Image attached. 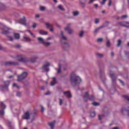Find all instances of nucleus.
<instances>
[{
  "label": "nucleus",
  "instance_id": "680f3d73",
  "mask_svg": "<svg viewBox=\"0 0 129 129\" xmlns=\"http://www.w3.org/2000/svg\"><path fill=\"white\" fill-rule=\"evenodd\" d=\"M63 103L61 99H59V105H62V104Z\"/></svg>",
  "mask_w": 129,
  "mask_h": 129
},
{
  "label": "nucleus",
  "instance_id": "79ce46f5",
  "mask_svg": "<svg viewBox=\"0 0 129 129\" xmlns=\"http://www.w3.org/2000/svg\"><path fill=\"white\" fill-rule=\"evenodd\" d=\"M118 80H119V81H120V83H121V84H122V85L123 86H124V85H125V84H124V83L123 82V81L122 80H121L120 79H119Z\"/></svg>",
  "mask_w": 129,
  "mask_h": 129
},
{
  "label": "nucleus",
  "instance_id": "3c124183",
  "mask_svg": "<svg viewBox=\"0 0 129 129\" xmlns=\"http://www.w3.org/2000/svg\"><path fill=\"white\" fill-rule=\"evenodd\" d=\"M13 87H17V88H18L19 89V88H20V87L18 85H17V84L14 83L13 84Z\"/></svg>",
  "mask_w": 129,
  "mask_h": 129
},
{
  "label": "nucleus",
  "instance_id": "dca6fc26",
  "mask_svg": "<svg viewBox=\"0 0 129 129\" xmlns=\"http://www.w3.org/2000/svg\"><path fill=\"white\" fill-rule=\"evenodd\" d=\"M20 24L26 26L27 25V23H26V17H24L23 18L20 19Z\"/></svg>",
  "mask_w": 129,
  "mask_h": 129
},
{
  "label": "nucleus",
  "instance_id": "de8ad7c7",
  "mask_svg": "<svg viewBox=\"0 0 129 129\" xmlns=\"http://www.w3.org/2000/svg\"><path fill=\"white\" fill-rule=\"evenodd\" d=\"M103 41V39L100 38H98L97 42H102Z\"/></svg>",
  "mask_w": 129,
  "mask_h": 129
},
{
  "label": "nucleus",
  "instance_id": "864d4df0",
  "mask_svg": "<svg viewBox=\"0 0 129 129\" xmlns=\"http://www.w3.org/2000/svg\"><path fill=\"white\" fill-rule=\"evenodd\" d=\"M125 55H126L127 57L129 58V52L125 51Z\"/></svg>",
  "mask_w": 129,
  "mask_h": 129
},
{
  "label": "nucleus",
  "instance_id": "a18cd8bd",
  "mask_svg": "<svg viewBox=\"0 0 129 129\" xmlns=\"http://www.w3.org/2000/svg\"><path fill=\"white\" fill-rule=\"evenodd\" d=\"M99 30H100V29H99V27L95 29L94 31V33L95 34H96L97 33V32H98V31H99Z\"/></svg>",
  "mask_w": 129,
  "mask_h": 129
},
{
  "label": "nucleus",
  "instance_id": "6e6552de",
  "mask_svg": "<svg viewBox=\"0 0 129 129\" xmlns=\"http://www.w3.org/2000/svg\"><path fill=\"white\" fill-rule=\"evenodd\" d=\"M45 26H47V29H49V28H50L49 29L50 32H53L54 31V25L53 24H50V23H45Z\"/></svg>",
  "mask_w": 129,
  "mask_h": 129
},
{
  "label": "nucleus",
  "instance_id": "473e14b6",
  "mask_svg": "<svg viewBox=\"0 0 129 129\" xmlns=\"http://www.w3.org/2000/svg\"><path fill=\"white\" fill-rule=\"evenodd\" d=\"M58 70H57V74H60L61 73V64L60 63L58 64Z\"/></svg>",
  "mask_w": 129,
  "mask_h": 129
},
{
  "label": "nucleus",
  "instance_id": "e433bc0d",
  "mask_svg": "<svg viewBox=\"0 0 129 129\" xmlns=\"http://www.w3.org/2000/svg\"><path fill=\"white\" fill-rule=\"evenodd\" d=\"M96 114H95V112H92L90 113V116H91V117H94V116H95Z\"/></svg>",
  "mask_w": 129,
  "mask_h": 129
},
{
  "label": "nucleus",
  "instance_id": "39448f33",
  "mask_svg": "<svg viewBox=\"0 0 129 129\" xmlns=\"http://www.w3.org/2000/svg\"><path fill=\"white\" fill-rule=\"evenodd\" d=\"M37 39L41 42V44H42L45 47H49V46L51 45V42H47L44 41V39L42 38V37H38Z\"/></svg>",
  "mask_w": 129,
  "mask_h": 129
},
{
  "label": "nucleus",
  "instance_id": "c85d7f7f",
  "mask_svg": "<svg viewBox=\"0 0 129 129\" xmlns=\"http://www.w3.org/2000/svg\"><path fill=\"white\" fill-rule=\"evenodd\" d=\"M88 99H89V100H94V96L92 95H89Z\"/></svg>",
  "mask_w": 129,
  "mask_h": 129
},
{
  "label": "nucleus",
  "instance_id": "423d86ee",
  "mask_svg": "<svg viewBox=\"0 0 129 129\" xmlns=\"http://www.w3.org/2000/svg\"><path fill=\"white\" fill-rule=\"evenodd\" d=\"M110 77L112 79V82L113 84H116V79L117 78V76L115 75L114 73H110Z\"/></svg>",
  "mask_w": 129,
  "mask_h": 129
},
{
  "label": "nucleus",
  "instance_id": "20e7f679",
  "mask_svg": "<svg viewBox=\"0 0 129 129\" xmlns=\"http://www.w3.org/2000/svg\"><path fill=\"white\" fill-rule=\"evenodd\" d=\"M0 107L2 108V110H0V115H4L5 114V109L7 108V106L4 102H2L0 104Z\"/></svg>",
  "mask_w": 129,
  "mask_h": 129
},
{
  "label": "nucleus",
  "instance_id": "e2e57ef3",
  "mask_svg": "<svg viewBox=\"0 0 129 129\" xmlns=\"http://www.w3.org/2000/svg\"><path fill=\"white\" fill-rule=\"evenodd\" d=\"M37 26V24H36V23H34L33 26H32V28H33V29H36V27Z\"/></svg>",
  "mask_w": 129,
  "mask_h": 129
},
{
  "label": "nucleus",
  "instance_id": "f03ea898",
  "mask_svg": "<svg viewBox=\"0 0 129 129\" xmlns=\"http://www.w3.org/2000/svg\"><path fill=\"white\" fill-rule=\"evenodd\" d=\"M29 73L28 72H23L22 74L18 76V81H22V80H24V79H26Z\"/></svg>",
  "mask_w": 129,
  "mask_h": 129
},
{
  "label": "nucleus",
  "instance_id": "09e8293b",
  "mask_svg": "<svg viewBox=\"0 0 129 129\" xmlns=\"http://www.w3.org/2000/svg\"><path fill=\"white\" fill-rule=\"evenodd\" d=\"M78 14H79V13L77 11L73 12V15L75 16H77V15H78Z\"/></svg>",
  "mask_w": 129,
  "mask_h": 129
},
{
  "label": "nucleus",
  "instance_id": "4be33fe9",
  "mask_svg": "<svg viewBox=\"0 0 129 129\" xmlns=\"http://www.w3.org/2000/svg\"><path fill=\"white\" fill-rule=\"evenodd\" d=\"M57 83V81H56V78H53L52 82L51 83L50 85L51 86H54L55 84Z\"/></svg>",
  "mask_w": 129,
  "mask_h": 129
},
{
  "label": "nucleus",
  "instance_id": "603ef678",
  "mask_svg": "<svg viewBox=\"0 0 129 129\" xmlns=\"http://www.w3.org/2000/svg\"><path fill=\"white\" fill-rule=\"evenodd\" d=\"M71 25H72V24L69 23V24H67V26L65 28H70V27H71Z\"/></svg>",
  "mask_w": 129,
  "mask_h": 129
},
{
  "label": "nucleus",
  "instance_id": "ddd939ff",
  "mask_svg": "<svg viewBox=\"0 0 129 129\" xmlns=\"http://www.w3.org/2000/svg\"><path fill=\"white\" fill-rule=\"evenodd\" d=\"M49 66H50V63L49 62H47L46 64H44L43 66V68L44 70H45V71H46V72H49V71H50L49 68H48V67H49Z\"/></svg>",
  "mask_w": 129,
  "mask_h": 129
},
{
  "label": "nucleus",
  "instance_id": "69168bd1",
  "mask_svg": "<svg viewBox=\"0 0 129 129\" xmlns=\"http://www.w3.org/2000/svg\"><path fill=\"white\" fill-rule=\"evenodd\" d=\"M41 112H44V107H43V106H41Z\"/></svg>",
  "mask_w": 129,
  "mask_h": 129
},
{
  "label": "nucleus",
  "instance_id": "5701e85b",
  "mask_svg": "<svg viewBox=\"0 0 129 129\" xmlns=\"http://www.w3.org/2000/svg\"><path fill=\"white\" fill-rule=\"evenodd\" d=\"M23 39L25 40L26 42H31V41H32V39H31V38L27 37V36L26 35L23 36Z\"/></svg>",
  "mask_w": 129,
  "mask_h": 129
},
{
  "label": "nucleus",
  "instance_id": "f704fd0d",
  "mask_svg": "<svg viewBox=\"0 0 129 129\" xmlns=\"http://www.w3.org/2000/svg\"><path fill=\"white\" fill-rule=\"evenodd\" d=\"M83 35H84V31H81V33L79 34V36L80 38H82Z\"/></svg>",
  "mask_w": 129,
  "mask_h": 129
},
{
  "label": "nucleus",
  "instance_id": "0e129e2a",
  "mask_svg": "<svg viewBox=\"0 0 129 129\" xmlns=\"http://www.w3.org/2000/svg\"><path fill=\"white\" fill-rule=\"evenodd\" d=\"M93 2H94V0H90V1L89 2L88 4L89 5H91V4H92L93 3Z\"/></svg>",
  "mask_w": 129,
  "mask_h": 129
},
{
  "label": "nucleus",
  "instance_id": "c9c22d12",
  "mask_svg": "<svg viewBox=\"0 0 129 129\" xmlns=\"http://www.w3.org/2000/svg\"><path fill=\"white\" fill-rule=\"evenodd\" d=\"M123 97L126 100H127L129 102V96L127 95H124Z\"/></svg>",
  "mask_w": 129,
  "mask_h": 129
},
{
  "label": "nucleus",
  "instance_id": "72a5a7b5",
  "mask_svg": "<svg viewBox=\"0 0 129 129\" xmlns=\"http://www.w3.org/2000/svg\"><path fill=\"white\" fill-rule=\"evenodd\" d=\"M58 8L59 10H60V11H65V9L63 8V6L62 5H59L58 6Z\"/></svg>",
  "mask_w": 129,
  "mask_h": 129
},
{
  "label": "nucleus",
  "instance_id": "7ed1b4c3",
  "mask_svg": "<svg viewBox=\"0 0 129 129\" xmlns=\"http://www.w3.org/2000/svg\"><path fill=\"white\" fill-rule=\"evenodd\" d=\"M17 60L19 62H23V63H28V62L30 61L29 58L27 57H23V55H18L17 56Z\"/></svg>",
  "mask_w": 129,
  "mask_h": 129
},
{
  "label": "nucleus",
  "instance_id": "b1692460",
  "mask_svg": "<svg viewBox=\"0 0 129 129\" xmlns=\"http://www.w3.org/2000/svg\"><path fill=\"white\" fill-rule=\"evenodd\" d=\"M8 124L9 129H15V127H14V125H13L12 122L8 121Z\"/></svg>",
  "mask_w": 129,
  "mask_h": 129
},
{
  "label": "nucleus",
  "instance_id": "6ab92c4d",
  "mask_svg": "<svg viewBox=\"0 0 129 129\" xmlns=\"http://www.w3.org/2000/svg\"><path fill=\"white\" fill-rule=\"evenodd\" d=\"M55 123H56L55 120H53V122L48 123V125H49V126H50L51 129H54V124H55Z\"/></svg>",
  "mask_w": 129,
  "mask_h": 129
},
{
  "label": "nucleus",
  "instance_id": "ea45409f",
  "mask_svg": "<svg viewBox=\"0 0 129 129\" xmlns=\"http://www.w3.org/2000/svg\"><path fill=\"white\" fill-rule=\"evenodd\" d=\"M94 23H95V24H98V23H99V19H98V18H96V19H95Z\"/></svg>",
  "mask_w": 129,
  "mask_h": 129
},
{
  "label": "nucleus",
  "instance_id": "393cba45",
  "mask_svg": "<svg viewBox=\"0 0 129 129\" xmlns=\"http://www.w3.org/2000/svg\"><path fill=\"white\" fill-rule=\"evenodd\" d=\"M104 112L105 113H106V114H108V113H109V109L107 107H105L104 108Z\"/></svg>",
  "mask_w": 129,
  "mask_h": 129
},
{
  "label": "nucleus",
  "instance_id": "49530a36",
  "mask_svg": "<svg viewBox=\"0 0 129 129\" xmlns=\"http://www.w3.org/2000/svg\"><path fill=\"white\" fill-rule=\"evenodd\" d=\"M105 27H106V25H102L99 27V29H100H100H103V28H105Z\"/></svg>",
  "mask_w": 129,
  "mask_h": 129
},
{
  "label": "nucleus",
  "instance_id": "cd10ccee",
  "mask_svg": "<svg viewBox=\"0 0 129 129\" xmlns=\"http://www.w3.org/2000/svg\"><path fill=\"white\" fill-rule=\"evenodd\" d=\"M3 34L5 35H8V34H10V29L5 30L3 32Z\"/></svg>",
  "mask_w": 129,
  "mask_h": 129
},
{
  "label": "nucleus",
  "instance_id": "7c9ffc66",
  "mask_svg": "<svg viewBox=\"0 0 129 129\" xmlns=\"http://www.w3.org/2000/svg\"><path fill=\"white\" fill-rule=\"evenodd\" d=\"M121 45V40L118 39L117 41V47H120Z\"/></svg>",
  "mask_w": 129,
  "mask_h": 129
},
{
  "label": "nucleus",
  "instance_id": "37998d69",
  "mask_svg": "<svg viewBox=\"0 0 129 129\" xmlns=\"http://www.w3.org/2000/svg\"><path fill=\"white\" fill-rule=\"evenodd\" d=\"M80 3L81 4L82 8H85V3H84L82 2H80Z\"/></svg>",
  "mask_w": 129,
  "mask_h": 129
},
{
  "label": "nucleus",
  "instance_id": "13d9d810",
  "mask_svg": "<svg viewBox=\"0 0 129 129\" xmlns=\"http://www.w3.org/2000/svg\"><path fill=\"white\" fill-rule=\"evenodd\" d=\"M50 94H51V92L48 91L47 92H46V93L45 94V95H50Z\"/></svg>",
  "mask_w": 129,
  "mask_h": 129
},
{
  "label": "nucleus",
  "instance_id": "1a4fd4ad",
  "mask_svg": "<svg viewBox=\"0 0 129 129\" xmlns=\"http://www.w3.org/2000/svg\"><path fill=\"white\" fill-rule=\"evenodd\" d=\"M30 112L27 111L24 113V115L22 117V119L26 120L30 119Z\"/></svg>",
  "mask_w": 129,
  "mask_h": 129
},
{
  "label": "nucleus",
  "instance_id": "4c0bfd02",
  "mask_svg": "<svg viewBox=\"0 0 129 129\" xmlns=\"http://www.w3.org/2000/svg\"><path fill=\"white\" fill-rule=\"evenodd\" d=\"M7 37L9 38L10 41H11V42H13L14 41V38H13V37L7 35Z\"/></svg>",
  "mask_w": 129,
  "mask_h": 129
},
{
  "label": "nucleus",
  "instance_id": "f257e3e1",
  "mask_svg": "<svg viewBox=\"0 0 129 129\" xmlns=\"http://www.w3.org/2000/svg\"><path fill=\"white\" fill-rule=\"evenodd\" d=\"M70 80L71 83L73 87H76V86L79 85L82 82L81 77L76 75V74L74 72L71 74Z\"/></svg>",
  "mask_w": 129,
  "mask_h": 129
},
{
  "label": "nucleus",
  "instance_id": "338daca9",
  "mask_svg": "<svg viewBox=\"0 0 129 129\" xmlns=\"http://www.w3.org/2000/svg\"><path fill=\"white\" fill-rule=\"evenodd\" d=\"M94 7H95V8H98V4H94Z\"/></svg>",
  "mask_w": 129,
  "mask_h": 129
},
{
  "label": "nucleus",
  "instance_id": "774afa93",
  "mask_svg": "<svg viewBox=\"0 0 129 129\" xmlns=\"http://www.w3.org/2000/svg\"><path fill=\"white\" fill-rule=\"evenodd\" d=\"M111 56H112V57H113V56H114V53H113V52H111Z\"/></svg>",
  "mask_w": 129,
  "mask_h": 129
},
{
  "label": "nucleus",
  "instance_id": "c03bdc74",
  "mask_svg": "<svg viewBox=\"0 0 129 129\" xmlns=\"http://www.w3.org/2000/svg\"><path fill=\"white\" fill-rule=\"evenodd\" d=\"M3 9H5V5L0 3V10H3Z\"/></svg>",
  "mask_w": 129,
  "mask_h": 129
},
{
  "label": "nucleus",
  "instance_id": "a19ab883",
  "mask_svg": "<svg viewBox=\"0 0 129 129\" xmlns=\"http://www.w3.org/2000/svg\"><path fill=\"white\" fill-rule=\"evenodd\" d=\"M106 46H107V47H110V41H109V40L107 41Z\"/></svg>",
  "mask_w": 129,
  "mask_h": 129
},
{
  "label": "nucleus",
  "instance_id": "2f4dec72",
  "mask_svg": "<svg viewBox=\"0 0 129 129\" xmlns=\"http://www.w3.org/2000/svg\"><path fill=\"white\" fill-rule=\"evenodd\" d=\"M37 59H38V57H37V56H35L34 57H32L31 58V62H36V60H37Z\"/></svg>",
  "mask_w": 129,
  "mask_h": 129
},
{
  "label": "nucleus",
  "instance_id": "9b49d317",
  "mask_svg": "<svg viewBox=\"0 0 129 129\" xmlns=\"http://www.w3.org/2000/svg\"><path fill=\"white\" fill-rule=\"evenodd\" d=\"M64 95H65L66 97H67L68 98H72V95L71 94V93H70V91H67L66 92H63Z\"/></svg>",
  "mask_w": 129,
  "mask_h": 129
},
{
  "label": "nucleus",
  "instance_id": "aec40b11",
  "mask_svg": "<svg viewBox=\"0 0 129 129\" xmlns=\"http://www.w3.org/2000/svg\"><path fill=\"white\" fill-rule=\"evenodd\" d=\"M60 36H61L62 40L67 41V37L64 35V32L63 31H60Z\"/></svg>",
  "mask_w": 129,
  "mask_h": 129
},
{
  "label": "nucleus",
  "instance_id": "5fc2aeb1",
  "mask_svg": "<svg viewBox=\"0 0 129 129\" xmlns=\"http://www.w3.org/2000/svg\"><path fill=\"white\" fill-rule=\"evenodd\" d=\"M126 18H127V15H123L122 16L121 19H126Z\"/></svg>",
  "mask_w": 129,
  "mask_h": 129
},
{
  "label": "nucleus",
  "instance_id": "bb28decb",
  "mask_svg": "<svg viewBox=\"0 0 129 129\" xmlns=\"http://www.w3.org/2000/svg\"><path fill=\"white\" fill-rule=\"evenodd\" d=\"M14 37L15 38V39H20V34L19 33H15L14 34Z\"/></svg>",
  "mask_w": 129,
  "mask_h": 129
},
{
  "label": "nucleus",
  "instance_id": "8fccbe9b",
  "mask_svg": "<svg viewBox=\"0 0 129 129\" xmlns=\"http://www.w3.org/2000/svg\"><path fill=\"white\" fill-rule=\"evenodd\" d=\"M16 95H17V96L20 97L22 95V94L21 93V92H18L16 93Z\"/></svg>",
  "mask_w": 129,
  "mask_h": 129
},
{
  "label": "nucleus",
  "instance_id": "0eeeda50",
  "mask_svg": "<svg viewBox=\"0 0 129 129\" xmlns=\"http://www.w3.org/2000/svg\"><path fill=\"white\" fill-rule=\"evenodd\" d=\"M6 66H19V62L17 61H7L5 62Z\"/></svg>",
  "mask_w": 129,
  "mask_h": 129
},
{
  "label": "nucleus",
  "instance_id": "2eb2a0df",
  "mask_svg": "<svg viewBox=\"0 0 129 129\" xmlns=\"http://www.w3.org/2000/svg\"><path fill=\"white\" fill-rule=\"evenodd\" d=\"M64 31H66V32H67L68 34H69V35H72V34H73V30L71 28H64Z\"/></svg>",
  "mask_w": 129,
  "mask_h": 129
},
{
  "label": "nucleus",
  "instance_id": "4468645a",
  "mask_svg": "<svg viewBox=\"0 0 129 129\" xmlns=\"http://www.w3.org/2000/svg\"><path fill=\"white\" fill-rule=\"evenodd\" d=\"M10 83L11 82L9 81H6L4 82V86H1V88H7L9 87V86L10 85Z\"/></svg>",
  "mask_w": 129,
  "mask_h": 129
},
{
  "label": "nucleus",
  "instance_id": "58836bf2",
  "mask_svg": "<svg viewBox=\"0 0 129 129\" xmlns=\"http://www.w3.org/2000/svg\"><path fill=\"white\" fill-rule=\"evenodd\" d=\"M40 9V11H41L42 12H44V11L46 10V7L44 6H41Z\"/></svg>",
  "mask_w": 129,
  "mask_h": 129
},
{
  "label": "nucleus",
  "instance_id": "052dcab7",
  "mask_svg": "<svg viewBox=\"0 0 129 129\" xmlns=\"http://www.w3.org/2000/svg\"><path fill=\"white\" fill-rule=\"evenodd\" d=\"M28 32L31 35V36H34V33H32L31 31L28 30Z\"/></svg>",
  "mask_w": 129,
  "mask_h": 129
},
{
  "label": "nucleus",
  "instance_id": "c756f323",
  "mask_svg": "<svg viewBox=\"0 0 129 129\" xmlns=\"http://www.w3.org/2000/svg\"><path fill=\"white\" fill-rule=\"evenodd\" d=\"M92 104L93 106H99V105H100V104L99 103L96 102H93Z\"/></svg>",
  "mask_w": 129,
  "mask_h": 129
},
{
  "label": "nucleus",
  "instance_id": "f3484780",
  "mask_svg": "<svg viewBox=\"0 0 129 129\" xmlns=\"http://www.w3.org/2000/svg\"><path fill=\"white\" fill-rule=\"evenodd\" d=\"M63 44L65 45L63 46V49L65 50L66 51H67V50H68V49L70 48V46L69 45L68 42H64Z\"/></svg>",
  "mask_w": 129,
  "mask_h": 129
},
{
  "label": "nucleus",
  "instance_id": "bf43d9fd",
  "mask_svg": "<svg viewBox=\"0 0 129 129\" xmlns=\"http://www.w3.org/2000/svg\"><path fill=\"white\" fill-rule=\"evenodd\" d=\"M21 45H20V44H17V45H16V46H15V47L16 48H21Z\"/></svg>",
  "mask_w": 129,
  "mask_h": 129
},
{
  "label": "nucleus",
  "instance_id": "f8f14e48",
  "mask_svg": "<svg viewBox=\"0 0 129 129\" xmlns=\"http://www.w3.org/2000/svg\"><path fill=\"white\" fill-rule=\"evenodd\" d=\"M128 22H121L118 23V24L120 26H122V27H125L126 28H128V25H128Z\"/></svg>",
  "mask_w": 129,
  "mask_h": 129
},
{
  "label": "nucleus",
  "instance_id": "a211bd4d",
  "mask_svg": "<svg viewBox=\"0 0 129 129\" xmlns=\"http://www.w3.org/2000/svg\"><path fill=\"white\" fill-rule=\"evenodd\" d=\"M88 97H89V93H88V92H86L84 95V98L86 102H87Z\"/></svg>",
  "mask_w": 129,
  "mask_h": 129
},
{
  "label": "nucleus",
  "instance_id": "6e6d98bb",
  "mask_svg": "<svg viewBox=\"0 0 129 129\" xmlns=\"http://www.w3.org/2000/svg\"><path fill=\"white\" fill-rule=\"evenodd\" d=\"M107 0H103L102 2L100 3L101 5H105V2H106Z\"/></svg>",
  "mask_w": 129,
  "mask_h": 129
},
{
  "label": "nucleus",
  "instance_id": "4d7b16f0",
  "mask_svg": "<svg viewBox=\"0 0 129 129\" xmlns=\"http://www.w3.org/2000/svg\"><path fill=\"white\" fill-rule=\"evenodd\" d=\"M112 3V2L111 1V0H109V3H108V6L109 7H110V6H111Z\"/></svg>",
  "mask_w": 129,
  "mask_h": 129
},
{
  "label": "nucleus",
  "instance_id": "412c9836",
  "mask_svg": "<svg viewBox=\"0 0 129 129\" xmlns=\"http://www.w3.org/2000/svg\"><path fill=\"white\" fill-rule=\"evenodd\" d=\"M38 32L40 35H48V32L43 30H40Z\"/></svg>",
  "mask_w": 129,
  "mask_h": 129
},
{
  "label": "nucleus",
  "instance_id": "9d476101",
  "mask_svg": "<svg viewBox=\"0 0 129 129\" xmlns=\"http://www.w3.org/2000/svg\"><path fill=\"white\" fill-rule=\"evenodd\" d=\"M121 111L122 113H126V114H128V116H129V106L127 107V109L125 107H123Z\"/></svg>",
  "mask_w": 129,
  "mask_h": 129
},
{
  "label": "nucleus",
  "instance_id": "a878e982",
  "mask_svg": "<svg viewBox=\"0 0 129 129\" xmlns=\"http://www.w3.org/2000/svg\"><path fill=\"white\" fill-rule=\"evenodd\" d=\"M96 56L99 57V58H103V56H104V55L102 53H97Z\"/></svg>",
  "mask_w": 129,
  "mask_h": 129
}]
</instances>
